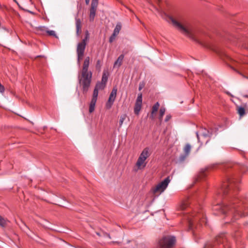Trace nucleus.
Instances as JSON below:
<instances>
[{"instance_id": "5", "label": "nucleus", "mask_w": 248, "mask_h": 248, "mask_svg": "<svg viewBox=\"0 0 248 248\" xmlns=\"http://www.w3.org/2000/svg\"><path fill=\"white\" fill-rule=\"evenodd\" d=\"M89 33L88 31L86 32L85 37L83 40L78 44L77 53L78 55V62L80 63V61L82 59L86 46V42L89 39Z\"/></svg>"}, {"instance_id": "38", "label": "nucleus", "mask_w": 248, "mask_h": 248, "mask_svg": "<svg viewBox=\"0 0 248 248\" xmlns=\"http://www.w3.org/2000/svg\"><path fill=\"white\" fill-rule=\"evenodd\" d=\"M197 138H199V136H198V134H197Z\"/></svg>"}, {"instance_id": "6", "label": "nucleus", "mask_w": 248, "mask_h": 248, "mask_svg": "<svg viewBox=\"0 0 248 248\" xmlns=\"http://www.w3.org/2000/svg\"><path fill=\"white\" fill-rule=\"evenodd\" d=\"M170 181V177L166 178L163 181L158 183L155 187L153 188V192L155 194H160L163 192L167 187Z\"/></svg>"}, {"instance_id": "31", "label": "nucleus", "mask_w": 248, "mask_h": 248, "mask_svg": "<svg viewBox=\"0 0 248 248\" xmlns=\"http://www.w3.org/2000/svg\"><path fill=\"white\" fill-rule=\"evenodd\" d=\"M171 116L170 115H167L165 118V121L166 122L169 121L171 119Z\"/></svg>"}, {"instance_id": "33", "label": "nucleus", "mask_w": 248, "mask_h": 248, "mask_svg": "<svg viewBox=\"0 0 248 248\" xmlns=\"http://www.w3.org/2000/svg\"><path fill=\"white\" fill-rule=\"evenodd\" d=\"M90 0H85V3L87 5H88L90 3Z\"/></svg>"}, {"instance_id": "29", "label": "nucleus", "mask_w": 248, "mask_h": 248, "mask_svg": "<svg viewBox=\"0 0 248 248\" xmlns=\"http://www.w3.org/2000/svg\"><path fill=\"white\" fill-rule=\"evenodd\" d=\"M91 4L98 5V0H92Z\"/></svg>"}, {"instance_id": "24", "label": "nucleus", "mask_w": 248, "mask_h": 248, "mask_svg": "<svg viewBox=\"0 0 248 248\" xmlns=\"http://www.w3.org/2000/svg\"><path fill=\"white\" fill-rule=\"evenodd\" d=\"M105 86V84H104L103 83H98L96 85L95 88H97V90H99L100 89H104Z\"/></svg>"}, {"instance_id": "23", "label": "nucleus", "mask_w": 248, "mask_h": 248, "mask_svg": "<svg viewBox=\"0 0 248 248\" xmlns=\"http://www.w3.org/2000/svg\"><path fill=\"white\" fill-rule=\"evenodd\" d=\"M141 106H137V105H135V107H134V113L136 114V115H139V113H140V111L141 109Z\"/></svg>"}, {"instance_id": "7", "label": "nucleus", "mask_w": 248, "mask_h": 248, "mask_svg": "<svg viewBox=\"0 0 248 248\" xmlns=\"http://www.w3.org/2000/svg\"><path fill=\"white\" fill-rule=\"evenodd\" d=\"M175 238L172 236H167L163 237L159 242L162 248H171L175 243Z\"/></svg>"}, {"instance_id": "17", "label": "nucleus", "mask_w": 248, "mask_h": 248, "mask_svg": "<svg viewBox=\"0 0 248 248\" xmlns=\"http://www.w3.org/2000/svg\"><path fill=\"white\" fill-rule=\"evenodd\" d=\"M237 112L240 117H243L245 114V109L243 107H239L237 108Z\"/></svg>"}, {"instance_id": "19", "label": "nucleus", "mask_w": 248, "mask_h": 248, "mask_svg": "<svg viewBox=\"0 0 248 248\" xmlns=\"http://www.w3.org/2000/svg\"><path fill=\"white\" fill-rule=\"evenodd\" d=\"M165 111H166V109L164 107H162L160 108V110H159V119L160 121H162V117L163 116V115H164L165 114Z\"/></svg>"}, {"instance_id": "22", "label": "nucleus", "mask_w": 248, "mask_h": 248, "mask_svg": "<svg viewBox=\"0 0 248 248\" xmlns=\"http://www.w3.org/2000/svg\"><path fill=\"white\" fill-rule=\"evenodd\" d=\"M98 94V90H97V88H95L93 91L92 98L97 99Z\"/></svg>"}, {"instance_id": "32", "label": "nucleus", "mask_w": 248, "mask_h": 248, "mask_svg": "<svg viewBox=\"0 0 248 248\" xmlns=\"http://www.w3.org/2000/svg\"><path fill=\"white\" fill-rule=\"evenodd\" d=\"M141 105H142V103H141L140 102H137V101H136L135 105L141 107Z\"/></svg>"}, {"instance_id": "25", "label": "nucleus", "mask_w": 248, "mask_h": 248, "mask_svg": "<svg viewBox=\"0 0 248 248\" xmlns=\"http://www.w3.org/2000/svg\"><path fill=\"white\" fill-rule=\"evenodd\" d=\"M107 80H108L107 76L105 74H104L103 75V76H102V82L101 83H103L104 84H106Z\"/></svg>"}, {"instance_id": "30", "label": "nucleus", "mask_w": 248, "mask_h": 248, "mask_svg": "<svg viewBox=\"0 0 248 248\" xmlns=\"http://www.w3.org/2000/svg\"><path fill=\"white\" fill-rule=\"evenodd\" d=\"M116 36V35H114V34H112V35L109 38V42L110 43L112 42Z\"/></svg>"}, {"instance_id": "27", "label": "nucleus", "mask_w": 248, "mask_h": 248, "mask_svg": "<svg viewBox=\"0 0 248 248\" xmlns=\"http://www.w3.org/2000/svg\"><path fill=\"white\" fill-rule=\"evenodd\" d=\"M47 33L51 36H56L55 32L54 31H47Z\"/></svg>"}, {"instance_id": "4", "label": "nucleus", "mask_w": 248, "mask_h": 248, "mask_svg": "<svg viewBox=\"0 0 248 248\" xmlns=\"http://www.w3.org/2000/svg\"><path fill=\"white\" fill-rule=\"evenodd\" d=\"M150 155V153L149 148L148 147L145 148L140 154L133 167V171L137 172L140 170H143L147 165L146 159Z\"/></svg>"}, {"instance_id": "16", "label": "nucleus", "mask_w": 248, "mask_h": 248, "mask_svg": "<svg viewBox=\"0 0 248 248\" xmlns=\"http://www.w3.org/2000/svg\"><path fill=\"white\" fill-rule=\"evenodd\" d=\"M76 29H77V33H79V32L81 31V21L79 19H76Z\"/></svg>"}, {"instance_id": "9", "label": "nucleus", "mask_w": 248, "mask_h": 248, "mask_svg": "<svg viewBox=\"0 0 248 248\" xmlns=\"http://www.w3.org/2000/svg\"><path fill=\"white\" fill-rule=\"evenodd\" d=\"M117 89L114 87L109 95L108 100L106 103V107L107 108H110L113 105L117 95Z\"/></svg>"}, {"instance_id": "2", "label": "nucleus", "mask_w": 248, "mask_h": 248, "mask_svg": "<svg viewBox=\"0 0 248 248\" xmlns=\"http://www.w3.org/2000/svg\"><path fill=\"white\" fill-rule=\"evenodd\" d=\"M90 57H87L84 61L81 78L79 79V83L82 86L84 93H86L88 91L91 82L92 73L88 71Z\"/></svg>"}, {"instance_id": "37", "label": "nucleus", "mask_w": 248, "mask_h": 248, "mask_svg": "<svg viewBox=\"0 0 248 248\" xmlns=\"http://www.w3.org/2000/svg\"><path fill=\"white\" fill-rule=\"evenodd\" d=\"M190 227H191V222H190Z\"/></svg>"}, {"instance_id": "26", "label": "nucleus", "mask_w": 248, "mask_h": 248, "mask_svg": "<svg viewBox=\"0 0 248 248\" xmlns=\"http://www.w3.org/2000/svg\"><path fill=\"white\" fill-rule=\"evenodd\" d=\"M136 101L142 103V94L140 93L138 95Z\"/></svg>"}, {"instance_id": "13", "label": "nucleus", "mask_w": 248, "mask_h": 248, "mask_svg": "<svg viewBox=\"0 0 248 248\" xmlns=\"http://www.w3.org/2000/svg\"><path fill=\"white\" fill-rule=\"evenodd\" d=\"M97 99L92 98L89 106V112L92 113L95 109V106Z\"/></svg>"}, {"instance_id": "36", "label": "nucleus", "mask_w": 248, "mask_h": 248, "mask_svg": "<svg viewBox=\"0 0 248 248\" xmlns=\"http://www.w3.org/2000/svg\"><path fill=\"white\" fill-rule=\"evenodd\" d=\"M99 63H100V61H97V64H99Z\"/></svg>"}, {"instance_id": "35", "label": "nucleus", "mask_w": 248, "mask_h": 248, "mask_svg": "<svg viewBox=\"0 0 248 248\" xmlns=\"http://www.w3.org/2000/svg\"><path fill=\"white\" fill-rule=\"evenodd\" d=\"M244 97L248 98V95H244Z\"/></svg>"}, {"instance_id": "34", "label": "nucleus", "mask_w": 248, "mask_h": 248, "mask_svg": "<svg viewBox=\"0 0 248 248\" xmlns=\"http://www.w3.org/2000/svg\"><path fill=\"white\" fill-rule=\"evenodd\" d=\"M142 88V86H141V85H140V87H139V90H141Z\"/></svg>"}, {"instance_id": "8", "label": "nucleus", "mask_w": 248, "mask_h": 248, "mask_svg": "<svg viewBox=\"0 0 248 248\" xmlns=\"http://www.w3.org/2000/svg\"><path fill=\"white\" fill-rule=\"evenodd\" d=\"M237 186L233 179H229L227 182L223 183L221 191L224 194H225L229 190H233V189Z\"/></svg>"}, {"instance_id": "18", "label": "nucleus", "mask_w": 248, "mask_h": 248, "mask_svg": "<svg viewBox=\"0 0 248 248\" xmlns=\"http://www.w3.org/2000/svg\"><path fill=\"white\" fill-rule=\"evenodd\" d=\"M7 220L0 216V226L4 227L7 225Z\"/></svg>"}, {"instance_id": "1", "label": "nucleus", "mask_w": 248, "mask_h": 248, "mask_svg": "<svg viewBox=\"0 0 248 248\" xmlns=\"http://www.w3.org/2000/svg\"><path fill=\"white\" fill-rule=\"evenodd\" d=\"M238 200L234 198H232L227 203L222 205H216L215 207V210H219L221 213L226 214L227 216H232L234 219H237L239 216H242V214H239L237 210V205H235L238 203Z\"/></svg>"}, {"instance_id": "28", "label": "nucleus", "mask_w": 248, "mask_h": 248, "mask_svg": "<svg viewBox=\"0 0 248 248\" xmlns=\"http://www.w3.org/2000/svg\"><path fill=\"white\" fill-rule=\"evenodd\" d=\"M5 88L4 86L0 83V92L2 93L4 92Z\"/></svg>"}, {"instance_id": "10", "label": "nucleus", "mask_w": 248, "mask_h": 248, "mask_svg": "<svg viewBox=\"0 0 248 248\" xmlns=\"http://www.w3.org/2000/svg\"><path fill=\"white\" fill-rule=\"evenodd\" d=\"M191 150V146L189 144H186L184 148V155H182L179 157L180 162L184 161L186 157L189 155Z\"/></svg>"}, {"instance_id": "14", "label": "nucleus", "mask_w": 248, "mask_h": 248, "mask_svg": "<svg viewBox=\"0 0 248 248\" xmlns=\"http://www.w3.org/2000/svg\"><path fill=\"white\" fill-rule=\"evenodd\" d=\"M159 104L158 102H156L153 106V108H152V112H151V117L152 118V119H153L154 118V114L156 113V112L157 111L158 108H159Z\"/></svg>"}, {"instance_id": "3", "label": "nucleus", "mask_w": 248, "mask_h": 248, "mask_svg": "<svg viewBox=\"0 0 248 248\" xmlns=\"http://www.w3.org/2000/svg\"><path fill=\"white\" fill-rule=\"evenodd\" d=\"M170 19L173 25L182 34L192 40H196L195 31L189 23L185 22L182 24L172 18Z\"/></svg>"}, {"instance_id": "15", "label": "nucleus", "mask_w": 248, "mask_h": 248, "mask_svg": "<svg viewBox=\"0 0 248 248\" xmlns=\"http://www.w3.org/2000/svg\"><path fill=\"white\" fill-rule=\"evenodd\" d=\"M121 28L122 26L121 23H117L113 31V34H114V35L117 36L119 34Z\"/></svg>"}, {"instance_id": "21", "label": "nucleus", "mask_w": 248, "mask_h": 248, "mask_svg": "<svg viewBox=\"0 0 248 248\" xmlns=\"http://www.w3.org/2000/svg\"><path fill=\"white\" fill-rule=\"evenodd\" d=\"M126 117L127 116L125 114H123L120 116L119 120V127H121L122 126V125L123 124V123L125 119H126Z\"/></svg>"}, {"instance_id": "11", "label": "nucleus", "mask_w": 248, "mask_h": 248, "mask_svg": "<svg viewBox=\"0 0 248 248\" xmlns=\"http://www.w3.org/2000/svg\"><path fill=\"white\" fill-rule=\"evenodd\" d=\"M97 6L98 5L91 4L89 15L90 20L91 21L94 20Z\"/></svg>"}, {"instance_id": "20", "label": "nucleus", "mask_w": 248, "mask_h": 248, "mask_svg": "<svg viewBox=\"0 0 248 248\" xmlns=\"http://www.w3.org/2000/svg\"><path fill=\"white\" fill-rule=\"evenodd\" d=\"M189 203L187 201H185L182 202L181 203L180 208L181 210H185L187 207H188Z\"/></svg>"}, {"instance_id": "12", "label": "nucleus", "mask_w": 248, "mask_h": 248, "mask_svg": "<svg viewBox=\"0 0 248 248\" xmlns=\"http://www.w3.org/2000/svg\"><path fill=\"white\" fill-rule=\"evenodd\" d=\"M124 58V55L123 54L120 55L117 60L114 62L113 67L119 68L122 65Z\"/></svg>"}]
</instances>
